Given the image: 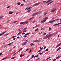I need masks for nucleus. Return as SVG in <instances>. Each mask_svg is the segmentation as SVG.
<instances>
[{
  "label": "nucleus",
  "instance_id": "obj_20",
  "mask_svg": "<svg viewBox=\"0 0 61 61\" xmlns=\"http://www.w3.org/2000/svg\"><path fill=\"white\" fill-rule=\"evenodd\" d=\"M21 31H20V32H19L18 34L17 35H20L21 34Z\"/></svg>",
  "mask_w": 61,
  "mask_h": 61
},
{
  "label": "nucleus",
  "instance_id": "obj_15",
  "mask_svg": "<svg viewBox=\"0 0 61 61\" xmlns=\"http://www.w3.org/2000/svg\"><path fill=\"white\" fill-rule=\"evenodd\" d=\"M48 36L49 37H50L51 36V34H49L48 35Z\"/></svg>",
  "mask_w": 61,
  "mask_h": 61
},
{
  "label": "nucleus",
  "instance_id": "obj_42",
  "mask_svg": "<svg viewBox=\"0 0 61 61\" xmlns=\"http://www.w3.org/2000/svg\"><path fill=\"white\" fill-rule=\"evenodd\" d=\"M29 34H30V33H28L26 34V35H29Z\"/></svg>",
  "mask_w": 61,
  "mask_h": 61
},
{
  "label": "nucleus",
  "instance_id": "obj_41",
  "mask_svg": "<svg viewBox=\"0 0 61 61\" xmlns=\"http://www.w3.org/2000/svg\"><path fill=\"white\" fill-rule=\"evenodd\" d=\"M33 23H35V22H36V21L34 20L33 21Z\"/></svg>",
  "mask_w": 61,
  "mask_h": 61
},
{
  "label": "nucleus",
  "instance_id": "obj_17",
  "mask_svg": "<svg viewBox=\"0 0 61 61\" xmlns=\"http://www.w3.org/2000/svg\"><path fill=\"white\" fill-rule=\"evenodd\" d=\"M24 23V22H21L20 23V25H22V24Z\"/></svg>",
  "mask_w": 61,
  "mask_h": 61
},
{
  "label": "nucleus",
  "instance_id": "obj_21",
  "mask_svg": "<svg viewBox=\"0 0 61 61\" xmlns=\"http://www.w3.org/2000/svg\"><path fill=\"white\" fill-rule=\"evenodd\" d=\"M37 40V42H40L41 41V40Z\"/></svg>",
  "mask_w": 61,
  "mask_h": 61
},
{
  "label": "nucleus",
  "instance_id": "obj_1",
  "mask_svg": "<svg viewBox=\"0 0 61 61\" xmlns=\"http://www.w3.org/2000/svg\"><path fill=\"white\" fill-rule=\"evenodd\" d=\"M48 17H46L45 18V19H45V20H43L41 22V24H42V23H44V22H46V19H48Z\"/></svg>",
  "mask_w": 61,
  "mask_h": 61
},
{
  "label": "nucleus",
  "instance_id": "obj_4",
  "mask_svg": "<svg viewBox=\"0 0 61 61\" xmlns=\"http://www.w3.org/2000/svg\"><path fill=\"white\" fill-rule=\"evenodd\" d=\"M26 28H27L26 27L25 28H24L23 30V33H24V32H26Z\"/></svg>",
  "mask_w": 61,
  "mask_h": 61
},
{
  "label": "nucleus",
  "instance_id": "obj_49",
  "mask_svg": "<svg viewBox=\"0 0 61 61\" xmlns=\"http://www.w3.org/2000/svg\"><path fill=\"white\" fill-rule=\"evenodd\" d=\"M5 58H4L2 60H5Z\"/></svg>",
  "mask_w": 61,
  "mask_h": 61
},
{
  "label": "nucleus",
  "instance_id": "obj_16",
  "mask_svg": "<svg viewBox=\"0 0 61 61\" xmlns=\"http://www.w3.org/2000/svg\"><path fill=\"white\" fill-rule=\"evenodd\" d=\"M52 2L53 1H52V2H50V3H48L47 4V5H50V4H51L52 3Z\"/></svg>",
  "mask_w": 61,
  "mask_h": 61
},
{
  "label": "nucleus",
  "instance_id": "obj_37",
  "mask_svg": "<svg viewBox=\"0 0 61 61\" xmlns=\"http://www.w3.org/2000/svg\"><path fill=\"white\" fill-rule=\"evenodd\" d=\"M34 56H35V55H33L32 56V57L33 58V57H35Z\"/></svg>",
  "mask_w": 61,
  "mask_h": 61
},
{
  "label": "nucleus",
  "instance_id": "obj_64",
  "mask_svg": "<svg viewBox=\"0 0 61 61\" xmlns=\"http://www.w3.org/2000/svg\"><path fill=\"white\" fill-rule=\"evenodd\" d=\"M32 46H33V45H34V44L33 43H32V44H31Z\"/></svg>",
  "mask_w": 61,
  "mask_h": 61
},
{
  "label": "nucleus",
  "instance_id": "obj_39",
  "mask_svg": "<svg viewBox=\"0 0 61 61\" xmlns=\"http://www.w3.org/2000/svg\"><path fill=\"white\" fill-rule=\"evenodd\" d=\"M42 53H39V55H42Z\"/></svg>",
  "mask_w": 61,
  "mask_h": 61
},
{
  "label": "nucleus",
  "instance_id": "obj_43",
  "mask_svg": "<svg viewBox=\"0 0 61 61\" xmlns=\"http://www.w3.org/2000/svg\"><path fill=\"white\" fill-rule=\"evenodd\" d=\"M24 5V4H22L21 5V6H23Z\"/></svg>",
  "mask_w": 61,
  "mask_h": 61
},
{
  "label": "nucleus",
  "instance_id": "obj_50",
  "mask_svg": "<svg viewBox=\"0 0 61 61\" xmlns=\"http://www.w3.org/2000/svg\"><path fill=\"white\" fill-rule=\"evenodd\" d=\"M46 35V33H44L43 34V35Z\"/></svg>",
  "mask_w": 61,
  "mask_h": 61
},
{
  "label": "nucleus",
  "instance_id": "obj_59",
  "mask_svg": "<svg viewBox=\"0 0 61 61\" xmlns=\"http://www.w3.org/2000/svg\"><path fill=\"white\" fill-rule=\"evenodd\" d=\"M20 37L19 36H18L17 37V38H19Z\"/></svg>",
  "mask_w": 61,
  "mask_h": 61
},
{
  "label": "nucleus",
  "instance_id": "obj_51",
  "mask_svg": "<svg viewBox=\"0 0 61 61\" xmlns=\"http://www.w3.org/2000/svg\"><path fill=\"white\" fill-rule=\"evenodd\" d=\"M27 37V36H24V37Z\"/></svg>",
  "mask_w": 61,
  "mask_h": 61
},
{
  "label": "nucleus",
  "instance_id": "obj_54",
  "mask_svg": "<svg viewBox=\"0 0 61 61\" xmlns=\"http://www.w3.org/2000/svg\"><path fill=\"white\" fill-rule=\"evenodd\" d=\"M56 60V59L53 60V61H55V60Z\"/></svg>",
  "mask_w": 61,
  "mask_h": 61
},
{
  "label": "nucleus",
  "instance_id": "obj_27",
  "mask_svg": "<svg viewBox=\"0 0 61 61\" xmlns=\"http://www.w3.org/2000/svg\"><path fill=\"white\" fill-rule=\"evenodd\" d=\"M48 2L49 3V2H51V1H52V0H48Z\"/></svg>",
  "mask_w": 61,
  "mask_h": 61
},
{
  "label": "nucleus",
  "instance_id": "obj_5",
  "mask_svg": "<svg viewBox=\"0 0 61 61\" xmlns=\"http://www.w3.org/2000/svg\"><path fill=\"white\" fill-rule=\"evenodd\" d=\"M28 22H29V21H26V22H25L23 24V25H25V24H27L28 23Z\"/></svg>",
  "mask_w": 61,
  "mask_h": 61
},
{
  "label": "nucleus",
  "instance_id": "obj_29",
  "mask_svg": "<svg viewBox=\"0 0 61 61\" xmlns=\"http://www.w3.org/2000/svg\"><path fill=\"white\" fill-rule=\"evenodd\" d=\"M39 12V14H40V13H42V11H38Z\"/></svg>",
  "mask_w": 61,
  "mask_h": 61
},
{
  "label": "nucleus",
  "instance_id": "obj_6",
  "mask_svg": "<svg viewBox=\"0 0 61 61\" xmlns=\"http://www.w3.org/2000/svg\"><path fill=\"white\" fill-rule=\"evenodd\" d=\"M5 32H6V31H5L3 32V33H2L0 34V36H2V35H3V34H5Z\"/></svg>",
  "mask_w": 61,
  "mask_h": 61
},
{
  "label": "nucleus",
  "instance_id": "obj_7",
  "mask_svg": "<svg viewBox=\"0 0 61 61\" xmlns=\"http://www.w3.org/2000/svg\"><path fill=\"white\" fill-rule=\"evenodd\" d=\"M13 12H12L11 11H9V14H13Z\"/></svg>",
  "mask_w": 61,
  "mask_h": 61
},
{
  "label": "nucleus",
  "instance_id": "obj_35",
  "mask_svg": "<svg viewBox=\"0 0 61 61\" xmlns=\"http://www.w3.org/2000/svg\"><path fill=\"white\" fill-rule=\"evenodd\" d=\"M49 30H51V27H49Z\"/></svg>",
  "mask_w": 61,
  "mask_h": 61
},
{
  "label": "nucleus",
  "instance_id": "obj_8",
  "mask_svg": "<svg viewBox=\"0 0 61 61\" xmlns=\"http://www.w3.org/2000/svg\"><path fill=\"white\" fill-rule=\"evenodd\" d=\"M40 3H41V2H38V3H36V5H39L40 4Z\"/></svg>",
  "mask_w": 61,
  "mask_h": 61
},
{
  "label": "nucleus",
  "instance_id": "obj_40",
  "mask_svg": "<svg viewBox=\"0 0 61 61\" xmlns=\"http://www.w3.org/2000/svg\"><path fill=\"white\" fill-rule=\"evenodd\" d=\"M17 22V21H16L14 22V23H16Z\"/></svg>",
  "mask_w": 61,
  "mask_h": 61
},
{
  "label": "nucleus",
  "instance_id": "obj_58",
  "mask_svg": "<svg viewBox=\"0 0 61 61\" xmlns=\"http://www.w3.org/2000/svg\"><path fill=\"white\" fill-rule=\"evenodd\" d=\"M46 46H45L44 48V49H46Z\"/></svg>",
  "mask_w": 61,
  "mask_h": 61
},
{
  "label": "nucleus",
  "instance_id": "obj_14",
  "mask_svg": "<svg viewBox=\"0 0 61 61\" xmlns=\"http://www.w3.org/2000/svg\"><path fill=\"white\" fill-rule=\"evenodd\" d=\"M32 8V7H30L28 8L27 9V10H28L29 9H30V8Z\"/></svg>",
  "mask_w": 61,
  "mask_h": 61
},
{
  "label": "nucleus",
  "instance_id": "obj_32",
  "mask_svg": "<svg viewBox=\"0 0 61 61\" xmlns=\"http://www.w3.org/2000/svg\"><path fill=\"white\" fill-rule=\"evenodd\" d=\"M15 58V57H12V58H11V59H14Z\"/></svg>",
  "mask_w": 61,
  "mask_h": 61
},
{
  "label": "nucleus",
  "instance_id": "obj_34",
  "mask_svg": "<svg viewBox=\"0 0 61 61\" xmlns=\"http://www.w3.org/2000/svg\"><path fill=\"white\" fill-rule=\"evenodd\" d=\"M48 49H47L45 51H48Z\"/></svg>",
  "mask_w": 61,
  "mask_h": 61
},
{
  "label": "nucleus",
  "instance_id": "obj_12",
  "mask_svg": "<svg viewBox=\"0 0 61 61\" xmlns=\"http://www.w3.org/2000/svg\"><path fill=\"white\" fill-rule=\"evenodd\" d=\"M61 43H60L57 46V47H58V46H61Z\"/></svg>",
  "mask_w": 61,
  "mask_h": 61
},
{
  "label": "nucleus",
  "instance_id": "obj_3",
  "mask_svg": "<svg viewBox=\"0 0 61 61\" xmlns=\"http://www.w3.org/2000/svg\"><path fill=\"white\" fill-rule=\"evenodd\" d=\"M27 41L26 42H24L23 43H22V45L23 46H25V45H26L27 43Z\"/></svg>",
  "mask_w": 61,
  "mask_h": 61
},
{
  "label": "nucleus",
  "instance_id": "obj_36",
  "mask_svg": "<svg viewBox=\"0 0 61 61\" xmlns=\"http://www.w3.org/2000/svg\"><path fill=\"white\" fill-rule=\"evenodd\" d=\"M23 56H22V54H21L20 56V57H22Z\"/></svg>",
  "mask_w": 61,
  "mask_h": 61
},
{
  "label": "nucleus",
  "instance_id": "obj_33",
  "mask_svg": "<svg viewBox=\"0 0 61 61\" xmlns=\"http://www.w3.org/2000/svg\"><path fill=\"white\" fill-rule=\"evenodd\" d=\"M38 28L36 29V30H35V31H37V30H38Z\"/></svg>",
  "mask_w": 61,
  "mask_h": 61
},
{
  "label": "nucleus",
  "instance_id": "obj_30",
  "mask_svg": "<svg viewBox=\"0 0 61 61\" xmlns=\"http://www.w3.org/2000/svg\"><path fill=\"white\" fill-rule=\"evenodd\" d=\"M3 17V16H0V19H2Z\"/></svg>",
  "mask_w": 61,
  "mask_h": 61
},
{
  "label": "nucleus",
  "instance_id": "obj_61",
  "mask_svg": "<svg viewBox=\"0 0 61 61\" xmlns=\"http://www.w3.org/2000/svg\"><path fill=\"white\" fill-rule=\"evenodd\" d=\"M25 33H22V35H24V34H25Z\"/></svg>",
  "mask_w": 61,
  "mask_h": 61
},
{
  "label": "nucleus",
  "instance_id": "obj_9",
  "mask_svg": "<svg viewBox=\"0 0 61 61\" xmlns=\"http://www.w3.org/2000/svg\"><path fill=\"white\" fill-rule=\"evenodd\" d=\"M56 10L55 9H53L51 11V12H54V11H55Z\"/></svg>",
  "mask_w": 61,
  "mask_h": 61
},
{
  "label": "nucleus",
  "instance_id": "obj_48",
  "mask_svg": "<svg viewBox=\"0 0 61 61\" xmlns=\"http://www.w3.org/2000/svg\"><path fill=\"white\" fill-rule=\"evenodd\" d=\"M2 54V52H1L0 53V56H1Z\"/></svg>",
  "mask_w": 61,
  "mask_h": 61
},
{
  "label": "nucleus",
  "instance_id": "obj_28",
  "mask_svg": "<svg viewBox=\"0 0 61 61\" xmlns=\"http://www.w3.org/2000/svg\"><path fill=\"white\" fill-rule=\"evenodd\" d=\"M39 56V55H38L37 56H36L34 57V58H35V57H38Z\"/></svg>",
  "mask_w": 61,
  "mask_h": 61
},
{
  "label": "nucleus",
  "instance_id": "obj_55",
  "mask_svg": "<svg viewBox=\"0 0 61 61\" xmlns=\"http://www.w3.org/2000/svg\"><path fill=\"white\" fill-rule=\"evenodd\" d=\"M43 3H45V2H46V1H43Z\"/></svg>",
  "mask_w": 61,
  "mask_h": 61
},
{
  "label": "nucleus",
  "instance_id": "obj_2",
  "mask_svg": "<svg viewBox=\"0 0 61 61\" xmlns=\"http://www.w3.org/2000/svg\"><path fill=\"white\" fill-rule=\"evenodd\" d=\"M38 14H39V12H38L37 13H35L34 14L32 15V16H35V15H38Z\"/></svg>",
  "mask_w": 61,
  "mask_h": 61
},
{
  "label": "nucleus",
  "instance_id": "obj_53",
  "mask_svg": "<svg viewBox=\"0 0 61 61\" xmlns=\"http://www.w3.org/2000/svg\"><path fill=\"white\" fill-rule=\"evenodd\" d=\"M19 51V50L16 53V54H17V53H18V52H19V51Z\"/></svg>",
  "mask_w": 61,
  "mask_h": 61
},
{
  "label": "nucleus",
  "instance_id": "obj_56",
  "mask_svg": "<svg viewBox=\"0 0 61 61\" xmlns=\"http://www.w3.org/2000/svg\"><path fill=\"white\" fill-rule=\"evenodd\" d=\"M29 50V49H28L27 50H26V51H28Z\"/></svg>",
  "mask_w": 61,
  "mask_h": 61
},
{
  "label": "nucleus",
  "instance_id": "obj_13",
  "mask_svg": "<svg viewBox=\"0 0 61 61\" xmlns=\"http://www.w3.org/2000/svg\"><path fill=\"white\" fill-rule=\"evenodd\" d=\"M13 43V42H12L9 44H8V46H10V45H11V44H12V43Z\"/></svg>",
  "mask_w": 61,
  "mask_h": 61
},
{
  "label": "nucleus",
  "instance_id": "obj_24",
  "mask_svg": "<svg viewBox=\"0 0 61 61\" xmlns=\"http://www.w3.org/2000/svg\"><path fill=\"white\" fill-rule=\"evenodd\" d=\"M47 14V13L45 12V13H44V15H46V14Z\"/></svg>",
  "mask_w": 61,
  "mask_h": 61
},
{
  "label": "nucleus",
  "instance_id": "obj_57",
  "mask_svg": "<svg viewBox=\"0 0 61 61\" xmlns=\"http://www.w3.org/2000/svg\"><path fill=\"white\" fill-rule=\"evenodd\" d=\"M30 11H29V10H28V11H27V12H28V13H29V12Z\"/></svg>",
  "mask_w": 61,
  "mask_h": 61
},
{
  "label": "nucleus",
  "instance_id": "obj_22",
  "mask_svg": "<svg viewBox=\"0 0 61 61\" xmlns=\"http://www.w3.org/2000/svg\"><path fill=\"white\" fill-rule=\"evenodd\" d=\"M50 58H51V57H49V58H47V59L46 60V61L47 60H48V59H49Z\"/></svg>",
  "mask_w": 61,
  "mask_h": 61
},
{
  "label": "nucleus",
  "instance_id": "obj_52",
  "mask_svg": "<svg viewBox=\"0 0 61 61\" xmlns=\"http://www.w3.org/2000/svg\"><path fill=\"white\" fill-rule=\"evenodd\" d=\"M15 38H13V40H15Z\"/></svg>",
  "mask_w": 61,
  "mask_h": 61
},
{
  "label": "nucleus",
  "instance_id": "obj_44",
  "mask_svg": "<svg viewBox=\"0 0 61 61\" xmlns=\"http://www.w3.org/2000/svg\"><path fill=\"white\" fill-rule=\"evenodd\" d=\"M37 40L34 41V42H37Z\"/></svg>",
  "mask_w": 61,
  "mask_h": 61
},
{
  "label": "nucleus",
  "instance_id": "obj_60",
  "mask_svg": "<svg viewBox=\"0 0 61 61\" xmlns=\"http://www.w3.org/2000/svg\"><path fill=\"white\" fill-rule=\"evenodd\" d=\"M43 29H44V28H42L41 29V30H43Z\"/></svg>",
  "mask_w": 61,
  "mask_h": 61
},
{
  "label": "nucleus",
  "instance_id": "obj_18",
  "mask_svg": "<svg viewBox=\"0 0 61 61\" xmlns=\"http://www.w3.org/2000/svg\"><path fill=\"white\" fill-rule=\"evenodd\" d=\"M34 18V17H32L30 18V19H29V20H30L32 19V18Z\"/></svg>",
  "mask_w": 61,
  "mask_h": 61
},
{
  "label": "nucleus",
  "instance_id": "obj_46",
  "mask_svg": "<svg viewBox=\"0 0 61 61\" xmlns=\"http://www.w3.org/2000/svg\"><path fill=\"white\" fill-rule=\"evenodd\" d=\"M22 49H23V48H21L19 50V51H20L21 50H22Z\"/></svg>",
  "mask_w": 61,
  "mask_h": 61
},
{
  "label": "nucleus",
  "instance_id": "obj_26",
  "mask_svg": "<svg viewBox=\"0 0 61 61\" xmlns=\"http://www.w3.org/2000/svg\"><path fill=\"white\" fill-rule=\"evenodd\" d=\"M33 6H36V5H36V4L34 5H33Z\"/></svg>",
  "mask_w": 61,
  "mask_h": 61
},
{
  "label": "nucleus",
  "instance_id": "obj_38",
  "mask_svg": "<svg viewBox=\"0 0 61 61\" xmlns=\"http://www.w3.org/2000/svg\"><path fill=\"white\" fill-rule=\"evenodd\" d=\"M55 20H59V19H55Z\"/></svg>",
  "mask_w": 61,
  "mask_h": 61
},
{
  "label": "nucleus",
  "instance_id": "obj_63",
  "mask_svg": "<svg viewBox=\"0 0 61 61\" xmlns=\"http://www.w3.org/2000/svg\"><path fill=\"white\" fill-rule=\"evenodd\" d=\"M36 9H35V10H34V11H36Z\"/></svg>",
  "mask_w": 61,
  "mask_h": 61
},
{
  "label": "nucleus",
  "instance_id": "obj_19",
  "mask_svg": "<svg viewBox=\"0 0 61 61\" xmlns=\"http://www.w3.org/2000/svg\"><path fill=\"white\" fill-rule=\"evenodd\" d=\"M52 23V20H51V21H50L48 22V23H49V24L50 23Z\"/></svg>",
  "mask_w": 61,
  "mask_h": 61
},
{
  "label": "nucleus",
  "instance_id": "obj_23",
  "mask_svg": "<svg viewBox=\"0 0 61 61\" xmlns=\"http://www.w3.org/2000/svg\"><path fill=\"white\" fill-rule=\"evenodd\" d=\"M10 7V5H9V6L7 7L6 8H7V9H8L9 8V7Z\"/></svg>",
  "mask_w": 61,
  "mask_h": 61
},
{
  "label": "nucleus",
  "instance_id": "obj_31",
  "mask_svg": "<svg viewBox=\"0 0 61 61\" xmlns=\"http://www.w3.org/2000/svg\"><path fill=\"white\" fill-rule=\"evenodd\" d=\"M37 25H38V26H37ZM39 26V25H36V27H38V26Z\"/></svg>",
  "mask_w": 61,
  "mask_h": 61
},
{
  "label": "nucleus",
  "instance_id": "obj_47",
  "mask_svg": "<svg viewBox=\"0 0 61 61\" xmlns=\"http://www.w3.org/2000/svg\"><path fill=\"white\" fill-rule=\"evenodd\" d=\"M40 51H41V50H40L39 51H38L37 53H38V52H40Z\"/></svg>",
  "mask_w": 61,
  "mask_h": 61
},
{
  "label": "nucleus",
  "instance_id": "obj_62",
  "mask_svg": "<svg viewBox=\"0 0 61 61\" xmlns=\"http://www.w3.org/2000/svg\"><path fill=\"white\" fill-rule=\"evenodd\" d=\"M31 10V9H30L29 10V11H30Z\"/></svg>",
  "mask_w": 61,
  "mask_h": 61
},
{
  "label": "nucleus",
  "instance_id": "obj_25",
  "mask_svg": "<svg viewBox=\"0 0 61 61\" xmlns=\"http://www.w3.org/2000/svg\"><path fill=\"white\" fill-rule=\"evenodd\" d=\"M46 38H49V37L48 36H48H46Z\"/></svg>",
  "mask_w": 61,
  "mask_h": 61
},
{
  "label": "nucleus",
  "instance_id": "obj_45",
  "mask_svg": "<svg viewBox=\"0 0 61 61\" xmlns=\"http://www.w3.org/2000/svg\"><path fill=\"white\" fill-rule=\"evenodd\" d=\"M61 24V23H58V25H60V24Z\"/></svg>",
  "mask_w": 61,
  "mask_h": 61
},
{
  "label": "nucleus",
  "instance_id": "obj_11",
  "mask_svg": "<svg viewBox=\"0 0 61 61\" xmlns=\"http://www.w3.org/2000/svg\"><path fill=\"white\" fill-rule=\"evenodd\" d=\"M51 20V23H54L55 21H56L55 20H53L52 21V20Z\"/></svg>",
  "mask_w": 61,
  "mask_h": 61
},
{
  "label": "nucleus",
  "instance_id": "obj_10",
  "mask_svg": "<svg viewBox=\"0 0 61 61\" xmlns=\"http://www.w3.org/2000/svg\"><path fill=\"white\" fill-rule=\"evenodd\" d=\"M20 4H21V2H18L17 3L18 5H20Z\"/></svg>",
  "mask_w": 61,
  "mask_h": 61
}]
</instances>
